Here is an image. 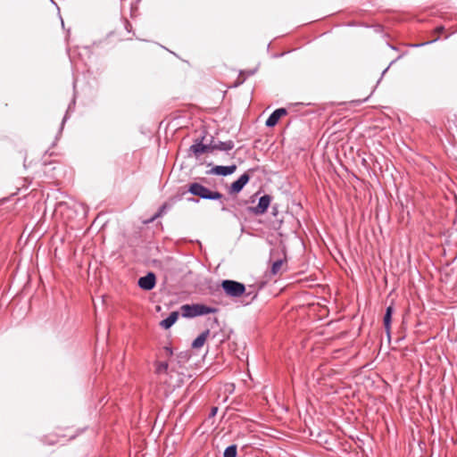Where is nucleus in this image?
I'll use <instances>...</instances> for the list:
<instances>
[{"label": "nucleus", "mask_w": 457, "mask_h": 457, "mask_svg": "<svg viewBox=\"0 0 457 457\" xmlns=\"http://www.w3.org/2000/svg\"><path fill=\"white\" fill-rule=\"evenodd\" d=\"M156 283L155 275L152 272L138 279V286L145 290H151L154 287Z\"/></svg>", "instance_id": "39448f33"}, {"label": "nucleus", "mask_w": 457, "mask_h": 457, "mask_svg": "<svg viewBox=\"0 0 457 457\" xmlns=\"http://www.w3.org/2000/svg\"><path fill=\"white\" fill-rule=\"evenodd\" d=\"M179 313L172 312L168 318L161 321V326L165 329L170 328L178 320Z\"/></svg>", "instance_id": "f8f14e48"}, {"label": "nucleus", "mask_w": 457, "mask_h": 457, "mask_svg": "<svg viewBox=\"0 0 457 457\" xmlns=\"http://www.w3.org/2000/svg\"><path fill=\"white\" fill-rule=\"evenodd\" d=\"M224 457H236L237 456V445H232L227 447L224 451Z\"/></svg>", "instance_id": "f3484780"}, {"label": "nucleus", "mask_w": 457, "mask_h": 457, "mask_svg": "<svg viewBox=\"0 0 457 457\" xmlns=\"http://www.w3.org/2000/svg\"><path fill=\"white\" fill-rule=\"evenodd\" d=\"M237 170V165L233 164L230 166H215L211 170L212 174L227 176L234 173Z\"/></svg>", "instance_id": "6e6552de"}, {"label": "nucleus", "mask_w": 457, "mask_h": 457, "mask_svg": "<svg viewBox=\"0 0 457 457\" xmlns=\"http://www.w3.org/2000/svg\"><path fill=\"white\" fill-rule=\"evenodd\" d=\"M182 315L184 317H195L215 312L216 310L204 304H185L181 306Z\"/></svg>", "instance_id": "f257e3e1"}, {"label": "nucleus", "mask_w": 457, "mask_h": 457, "mask_svg": "<svg viewBox=\"0 0 457 457\" xmlns=\"http://www.w3.org/2000/svg\"><path fill=\"white\" fill-rule=\"evenodd\" d=\"M169 368L168 362L157 361L155 362V372L157 374L167 373Z\"/></svg>", "instance_id": "dca6fc26"}, {"label": "nucleus", "mask_w": 457, "mask_h": 457, "mask_svg": "<svg viewBox=\"0 0 457 457\" xmlns=\"http://www.w3.org/2000/svg\"><path fill=\"white\" fill-rule=\"evenodd\" d=\"M393 308L392 306H388L386 308V312L384 317V326L387 333H389L390 330V325H391V315H392Z\"/></svg>", "instance_id": "2eb2a0df"}, {"label": "nucleus", "mask_w": 457, "mask_h": 457, "mask_svg": "<svg viewBox=\"0 0 457 457\" xmlns=\"http://www.w3.org/2000/svg\"><path fill=\"white\" fill-rule=\"evenodd\" d=\"M216 411H217V408H216V407H215V408H212V415H215Z\"/></svg>", "instance_id": "6ab92c4d"}, {"label": "nucleus", "mask_w": 457, "mask_h": 457, "mask_svg": "<svg viewBox=\"0 0 457 457\" xmlns=\"http://www.w3.org/2000/svg\"><path fill=\"white\" fill-rule=\"evenodd\" d=\"M445 30V28L443 26L436 27L435 31L436 33H442Z\"/></svg>", "instance_id": "a211bd4d"}, {"label": "nucleus", "mask_w": 457, "mask_h": 457, "mask_svg": "<svg viewBox=\"0 0 457 457\" xmlns=\"http://www.w3.org/2000/svg\"><path fill=\"white\" fill-rule=\"evenodd\" d=\"M191 151L196 155H200L204 153H206L209 151V149H212L211 148V145L208 146V145H203V144H196V145H193L191 147H190Z\"/></svg>", "instance_id": "4468645a"}, {"label": "nucleus", "mask_w": 457, "mask_h": 457, "mask_svg": "<svg viewBox=\"0 0 457 457\" xmlns=\"http://www.w3.org/2000/svg\"><path fill=\"white\" fill-rule=\"evenodd\" d=\"M221 287L226 295L232 297H239L245 291V285L235 280H223Z\"/></svg>", "instance_id": "7ed1b4c3"}, {"label": "nucleus", "mask_w": 457, "mask_h": 457, "mask_svg": "<svg viewBox=\"0 0 457 457\" xmlns=\"http://www.w3.org/2000/svg\"><path fill=\"white\" fill-rule=\"evenodd\" d=\"M188 191L201 198L217 200L222 197V195L219 192L211 191L207 187H204L199 183H193L189 186Z\"/></svg>", "instance_id": "f03ea898"}, {"label": "nucleus", "mask_w": 457, "mask_h": 457, "mask_svg": "<svg viewBox=\"0 0 457 457\" xmlns=\"http://www.w3.org/2000/svg\"><path fill=\"white\" fill-rule=\"evenodd\" d=\"M285 265H286V258L275 261L271 266V270H270L271 274L274 276H276L278 274H281L284 270Z\"/></svg>", "instance_id": "9d476101"}, {"label": "nucleus", "mask_w": 457, "mask_h": 457, "mask_svg": "<svg viewBox=\"0 0 457 457\" xmlns=\"http://www.w3.org/2000/svg\"><path fill=\"white\" fill-rule=\"evenodd\" d=\"M233 147H234V143L230 140L227 141V142L213 143L211 145V148L212 150L228 151V150H231Z\"/></svg>", "instance_id": "9b49d317"}, {"label": "nucleus", "mask_w": 457, "mask_h": 457, "mask_svg": "<svg viewBox=\"0 0 457 457\" xmlns=\"http://www.w3.org/2000/svg\"><path fill=\"white\" fill-rule=\"evenodd\" d=\"M249 179L250 176L248 175V173H244L243 175L240 176V178L237 180L234 181L231 184V186L228 188V193L230 195L238 194L243 189V187L247 184Z\"/></svg>", "instance_id": "20e7f679"}, {"label": "nucleus", "mask_w": 457, "mask_h": 457, "mask_svg": "<svg viewBox=\"0 0 457 457\" xmlns=\"http://www.w3.org/2000/svg\"><path fill=\"white\" fill-rule=\"evenodd\" d=\"M287 114V110L284 108H279L274 111L270 116L266 120V126L274 127L278 120Z\"/></svg>", "instance_id": "0eeeda50"}, {"label": "nucleus", "mask_w": 457, "mask_h": 457, "mask_svg": "<svg viewBox=\"0 0 457 457\" xmlns=\"http://www.w3.org/2000/svg\"><path fill=\"white\" fill-rule=\"evenodd\" d=\"M167 351H169L170 354H172V352L169 348H167Z\"/></svg>", "instance_id": "aec40b11"}, {"label": "nucleus", "mask_w": 457, "mask_h": 457, "mask_svg": "<svg viewBox=\"0 0 457 457\" xmlns=\"http://www.w3.org/2000/svg\"><path fill=\"white\" fill-rule=\"evenodd\" d=\"M210 335V330L206 329L201 335H199L192 343V347L198 349L201 348Z\"/></svg>", "instance_id": "1a4fd4ad"}, {"label": "nucleus", "mask_w": 457, "mask_h": 457, "mask_svg": "<svg viewBox=\"0 0 457 457\" xmlns=\"http://www.w3.org/2000/svg\"><path fill=\"white\" fill-rule=\"evenodd\" d=\"M60 434L59 433H49L47 434L45 438H44V443L47 445H56L57 443H59V437H60Z\"/></svg>", "instance_id": "ddd939ff"}, {"label": "nucleus", "mask_w": 457, "mask_h": 457, "mask_svg": "<svg viewBox=\"0 0 457 457\" xmlns=\"http://www.w3.org/2000/svg\"><path fill=\"white\" fill-rule=\"evenodd\" d=\"M271 198L270 195H265L262 196L259 200L258 205L253 208V212L255 214H263L267 212L270 204Z\"/></svg>", "instance_id": "423d86ee"}]
</instances>
